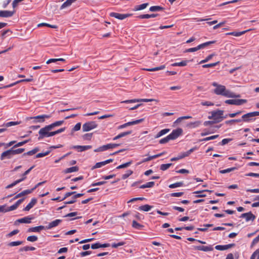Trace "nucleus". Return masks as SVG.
Here are the masks:
<instances>
[{"label":"nucleus","instance_id":"obj_1","mask_svg":"<svg viewBox=\"0 0 259 259\" xmlns=\"http://www.w3.org/2000/svg\"><path fill=\"white\" fill-rule=\"evenodd\" d=\"M224 111L217 110L211 112V116H208L209 119H213L215 123H218L222 121L224 118L227 117V115L223 116Z\"/></svg>","mask_w":259,"mask_h":259},{"label":"nucleus","instance_id":"obj_2","mask_svg":"<svg viewBox=\"0 0 259 259\" xmlns=\"http://www.w3.org/2000/svg\"><path fill=\"white\" fill-rule=\"evenodd\" d=\"M51 117V115L42 114L37 115L36 116L30 117L28 118V119L32 120V122L33 123H42L45 121L46 119L50 118Z\"/></svg>","mask_w":259,"mask_h":259},{"label":"nucleus","instance_id":"obj_3","mask_svg":"<svg viewBox=\"0 0 259 259\" xmlns=\"http://www.w3.org/2000/svg\"><path fill=\"white\" fill-rule=\"evenodd\" d=\"M51 128L48 125L45 126L44 127L41 128L38 132V140H41L45 138H48L49 131H51Z\"/></svg>","mask_w":259,"mask_h":259},{"label":"nucleus","instance_id":"obj_4","mask_svg":"<svg viewBox=\"0 0 259 259\" xmlns=\"http://www.w3.org/2000/svg\"><path fill=\"white\" fill-rule=\"evenodd\" d=\"M256 116H259L258 111H254L246 113L242 116V118L243 121L249 122L252 120H254L255 118L253 119V117Z\"/></svg>","mask_w":259,"mask_h":259},{"label":"nucleus","instance_id":"obj_5","mask_svg":"<svg viewBox=\"0 0 259 259\" xmlns=\"http://www.w3.org/2000/svg\"><path fill=\"white\" fill-rule=\"evenodd\" d=\"M98 126V124L96 123V121H91L85 122L82 125V131L83 132H88L93 129L96 128Z\"/></svg>","mask_w":259,"mask_h":259},{"label":"nucleus","instance_id":"obj_6","mask_svg":"<svg viewBox=\"0 0 259 259\" xmlns=\"http://www.w3.org/2000/svg\"><path fill=\"white\" fill-rule=\"evenodd\" d=\"M245 99H229L225 101V103L230 105H240L246 103Z\"/></svg>","mask_w":259,"mask_h":259},{"label":"nucleus","instance_id":"obj_7","mask_svg":"<svg viewBox=\"0 0 259 259\" xmlns=\"http://www.w3.org/2000/svg\"><path fill=\"white\" fill-rule=\"evenodd\" d=\"M132 15V14H119L115 12H112L110 14L111 17L116 18L119 20H123Z\"/></svg>","mask_w":259,"mask_h":259},{"label":"nucleus","instance_id":"obj_8","mask_svg":"<svg viewBox=\"0 0 259 259\" xmlns=\"http://www.w3.org/2000/svg\"><path fill=\"white\" fill-rule=\"evenodd\" d=\"M183 133V130L181 128H178L174 130L168 136L171 140H175L179 137Z\"/></svg>","mask_w":259,"mask_h":259},{"label":"nucleus","instance_id":"obj_9","mask_svg":"<svg viewBox=\"0 0 259 259\" xmlns=\"http://www.w3.org/2000/svg\"><path fill=\"white\" fill-rule=\"evenodd\" d=\"M155 101V100L153 99H132V100H125V101L121 102V103H136V102H152V101Z\"/></svg>","mask_w":259,"mask_h":259},{"label":"nucleus","instance_id":"obj_10","mask_svg":"<svg viewBox=\"0 0 259 259\" xmlns=\"http://www.w3.org/2000/svg\"><path fill=\"white\" fill-rule=\"evenodd\" d=\"M13 156L12 149L6 150L3 152L1 155V160H3L5 159H11Z\"/></svg>","mask_w":259,"mask_h":259},{"label":"nucleus","instance_id":"obj_11","mask_svg":"<svg viewBox=\"0 0 259 259\" xmlns=\"http://www.w3.org/2000/svg\"><path fill=\"white\" fill-rule=\"evenodd\" d=\"M193 248L195 250H201L205 252L212 251L213 249L212 246L211 245L208 246H194Z\"/></svg>","mask_w":259,"mask_h":259},{"label":"nucleus","instance_id":"obj_12","mask_svg":"<svg viewBox=\"0 0 259 259\" xmlns=\"http://www.w3.org/2000/svg\"><path fill=\"white\" fill-rule=\"evenodd\" d=\"M240 218H245L246 221L248 222L250 220L254 221L255 219V216L250 211L249 212L241 214Z\"/></svg>","mask_w":259,"mask_h":259},{"label":"nucleus","instance_id":"obj_13","mask_svg":"<svg viewBox=\"0 0 259 259\" xmlns=\"http://www.w3.org/2000/svg\"><path fill=\"white\" fill-rule=\"evenodd\" d=\"M62 220L60 219L55 220L48 224V226H46V230H50L54 227L58 226L61 223Z\"/></svg>","mask_w":259,"mask_h":259},{"label":"nucleus","instance_id":"obj_14","mask_svg":"<svg viewBox=\"0 0 259 259\" xmlns=\"http://www.w3.org/2000/svg\"><path fill=\"white\" fill-rule=\"evenodd\" d=\"M32 80H33V77H32V76H30L28 78L25 79H22V80L16 81V82H15L14 83H11V84H10L9 85H5V86L3 87L2 88L6 89V88L12 87L14 86L15 85H16V84L20 83V82H31Z\"/></svg>","mask_w":259,"mask_h":259},{"label":"nucleus","instance_id":"obj_15","mask_svg":"<svg viewBox=\"0 0 259 259\" xmlns=\"http://www.w3.org/2000/svg\"><path fill=\"white\" fill-rule=\"evenodd\" d=\"M70 149H77L78 152H82L92 148V146L86 145V146H73L70 148Z\"/></svg>","mask_w":259,"mask_h":259},{"label":"nucleus","instance_id":"obj_16","mask_svg":"<svg viewBox=\"0 0 259 259\" xmlns=\"http://www.w3.org/2000/svg\"><path fill=\"white\" fill-rule=\"evenodd\" d=\"M235 246V244L231 243L224 245H218L215 246V248L218 250H225L233 247Z\"/></svg>","mask_w":259,"mask_h":259},{"label":"nucleus","instance_id":"obj_17","mask_svg":"<svg viewBox=\"0 0 259 259\" xmlns=\"http://www.w3.org/2000/svg\"><path fill=\"white\" fill-rule=\"evenodd\" d=\"M113 159H109L106 160L104 161L97 162L93 167L92 169H95V168H98L101 167L107 164H108V163H109L110 162H112L113 161Z\"/></svg>","mask_w":259,"mask_h":259},{"label":"nucleus","instance_id":"obj_18","mask_svg":"<svg viewBox=\"0 0 259 259\" xmlns=\"http://www.w3.org/2000/svg\"><path fill=\"white\" fill-rule=\"evenodd\" d=\"M14 12L15 11H0V17L4 18L11 17L14 15Z\"/></svg>","mask_w":259,"mask_h":259},{"label":"nucleus","instance_id":"obj_19","mask_svg":"<svg viewBox=\"0 0 259 259\" xmlns=\"http://www.w3.org/2000/svg\"><path fill=\"white\" fill-rule=\"evenodd\" d=\"M226 87L224 85H219L214 89V93L217 95H222L225 91Z\"/></svg>","mask_w":259,"mask_h":259},{"label":"nucleus","instance_id":"obj_20","mask_svg":"<svg viewBox=\"0 0 259 259\" xmlns=\"http://www.w3.org/2000/svg\"><path fill=\"white\" fill-rule=\"evenodd\" d=\"M222 95L228 98H237L240 97L239 95H236L234 93L226 89Z\"/></svg>","mask_w":259,"mask_h":259},{"label":"nucleus","instance_id":"obj_21","mask_svg":"<svg viewBox=\"0 0 259 259\" xmlns=\"http://www.w3.org/2000/svg\"><path fill=\"white\" fill-rule=\"evenodd\" d=\"M37 202V199L35 198H32L31 201L27 205V206L24 208V211H29L31 208H32Z\"/></svg>","mask_w":259,"mask_h":259},{"label":"nucleus","instance_id":"obj_22","mask_svg":"<svg viewBox=\"0 0 259 259\" xmlns=\"http://www.w3.org/2000/svg\"><path fill=\"white\" fill-rule=\"evenodd\" d=\"M44 229H46V226L45 227L44 226H36V227H32V228H29L28 230V232H39L40 231L44 230Z\"/></svg>","mask_w":259,"mask_h":259},{"label":"nucleus","instance_id":"obj_23","mask_svg":"<svg viewBox=\"0 0 259 259\" xmlns=\"http://www.w3.org/2000/svg\"><path fill=\"white\" fill-rule=\"evenodd\" d=\"M32 218L29 216L25 217L23 218L18 219L16 221V222H18L19 223H26L29 224L31 223V220H32Z\"/></svg>","mask_w":259,"mask_h":259},{"label":"nucleus","instance_id":"obj_24","mask_svg":"<svg viewBox=\"0 0 259 259\" xmlns=\"http://www.w3.org/2000/svg\"><path fill=\"white\" fill-rule=\"evenodd\" d=\"M77 0H66L61 6L60 9L62 10L70 6L72 3L76 2Z\"/></svg>","mask_w":259,"mask_h":259},{"label":"nucleus","instance_id":"obj_25","mask_svg":"<svg viewBox=\"0 0 259 259\" xmlns=\"http://www.w3.org/2000/svg\"><path fill=\"white\" fill-rule=\"evenodd\" d=\"M158 16V14H142L139 15L138 17L140 19H149L150 18H155Z\"/></svg>","mask_w":259,"mask_h":259},{"label":"nucleus","instance_id":"obj_26","mask_svg":"<svg viewBox=\"0 0 259 259\" xmlns=\"http://www.w3.org/2000/svg\"><path fill=\"white\" fill-rule=\"evenodd\" d=\"M132 131H127V132L121 133L118 134L117 136H116L115 137H114L113 140H117L118 139H120L121 138L125 137V136H126L127 135H130V134H132Z\"/></svg>","mask_w":259,"mask_h":259},{"label":"nucleus","instance_id":"obj_27","mask_svg":"<svg viewBox=\"0 0 259 259\" xmlns=\"http://www.w3.org/2000/svg\"><path fill=\"white\" fill-rule=\"evenodd\" d=\"M149 5L148 3H144L140 5H137L134 7V11H137L144 10Z\"/></svg>","mask_w":259,"mask_h":259},{"label":"nucleus","instance_id":"obj_28","mask_svg":"<svg viewBox=\"0 0 259 259\" xmlns=\"http://www.w3.org/2000/svg\"><path fill=\"white\" fill-rule=\"evenodd\" d=\"M206 191L210 192H211V191H209L208 190H202V191H195L193 192V193L198 194V195L196 196V197H206V194H204V192H206Z\"/></svg>","mask_w":259,"mask_h":259},{"label":"nucleus","instance_id":"obj_29","mask_svg":"<svg viewBox=\"0 0 259 259\" xmlns=\"http://www.w3.org/2000/svg\"><path fill=\"white\" fill-rule=\"evenodd\" d=\"M65 130V127L61 128L56 131L50 132L49 131V137L54 136L57 134L61 133Z\"/></svg>","mask_w":259,"mask_h":259},{"label":"nucleus","instance_id":"obj_30","mask_svg":"<svg viewBox=\"0 0 259 259\" xmlns=\"http://www.w3.org/2000/svg\"><path fill=\"white\" fill-rule=\"evenodd\" d=\"M64 123V120H60L56 121L51 124L48 125L51 130H53L55 127L59 126Z\"/></svg>","mask_w":259,"mask_h":259},{"label":"nucleus","instance_id":"obj_31","mask_svg":"<svg viewBox=\"0 0 259 259\" xmlns=\"http://www.w3.org/2000/svg\"><path fill=\"white\" fill-rule=\"evenodd\" d=\"M78 170H79L78 167L75 166H73V167H71L66 168L64 170V172L65 174L71 173V172H73L77 171Z\"/></svg>","mask_w":259,"mask_h":259},{"label":"nucleus","instance_id":"obj_32","mask_svg":"<svg viewBox=\"0 0 259 259\" xmlns=\"http://www.w3.org/2000/svg\"><path fill=\"white\" fill-rule=\"evenodd\" d=\"M165 68V66L164 65H161L159 67L152 68H146L144 69V70L148 71H156L164 69Z\"/></svg>","mask_w":259,"mask_h":259},{"label":"nucleus","instance_id":"obj_33","mask_svg":"<svg viewBox=\"0 0 259 259\" xmlns=\"http://www.w3.org/2000/svg\"><path fill=\"white\" fill-rule=\"evenodd\" d=\"M188 60H184L180 62H176L172 64L171 65L172 66L175 67V66H185L187 65V63H188Z\"/></svg>","mask_w":259,"mask_h":259},{"label":"nucleus","instance_id":"obj_34","mask_svg":"<svg viewBox=\"0 0 259 259\" xmlns=\"http://www.w3.org/2000/svg\"><path fill=\"white\" fill-rule=\"evenodd\" d=\"M201 122L200 121H196L195 122H191L188 124L187 126L190 128H195L198 127Z\"/></svg>","mask_w":259,"mask_h":259},{"label":"nucleus","instance_id":"obj_35","mask_svg":"<svg viewBox=\"0 0 259 259\" xmlns=\"http://www.w3.org/2000/svg\"><path fill=\"white\" fill-rule=\"evenodd\" d=\"M170 130L168 128H165L161 130L155 137V138H158L162 136L167 134L169 132Z\"/></svg>","mask_w":259,"mask_h":259},{"label":"nucleus","instance_id":"obj_36","mask_svg":"<svg viewBox=\"0 0 259 259\" xmlns=\"http://www.w3.org/2000/svg\"><path fill=\"white\" fill-rule=\"evenodd\" d=\"M153 206L149 205L148 204H145L144 205H142L139 207V210H142L144 211H149Z\"/></svg>","mask_w":259,"mask_h":259},{"label":"nucleus","instance_id":"obj_37","mask_svg":"<svg viewBox=\"0 0 259 259\" xmlns=\"http://www.w3.org/2000/svg\"><path fill=\"white\" fill-rule=\"evenodd\" d=\"M164 10V8L162 7L159 6H152L150 8L149 10L151 12H158L162 11Z\"/></svg>","mask_w":259,"mask_h":259},{"label":"nucleus","instance_id":"obj_38","mask_svg":"<svg viewBox=\"0 0 259 259\" xmlns=\"http://www.w3.org/2000/svg\"><path fill=\"white\" fill-rule=\"evenodd\" d=\"M155 183L154 182H149L145 184L140 186L141 189H145L146 188H152L154 186Z\"/></svg>","mask_w":259,"mask_h":259},{"label":"nucleus","instance_id":"obj_39","mask_svg":"<svg viewBox=\"0 0 259 259\" xmlns=\"http://www.w3.org/2000/svg\"><path fill=\"white\" fill-rule=\"evenodd\" d=\"M215 42V41H207V42H205L204 43H203V44H201L199 46V48L200 49H203L205 47H206L211 44H213Z\"/></svg>","mask_w":259,"mask_h":259},{"label":"nucleus","instance_id":"obj_40","mask_svg":"<svg viewBox=\"0 0 259 259\" xmlns=\"http://www.w3.org/2000/svg\"><path fill=\"white\" fill-rule=\"evenodd\" d=\"M14 148H13V147L11 148L12 149V152L13 155L22 153L25 150L24 148H19L17 149H14Z\"/></svg>","mask_w":259,"mask_h":259},{"label":"nucleus","instance_id":"obj_41","mask_svg":"<svg viewBox=\"0 0 259 259\" xmlns=\"http://www.w3.org/2000/svg\"><path fill=\"white\" fill-rule=\"evenodd\" d=\"M20 123V122L10 121V122H7L6 123H4L3 124V126L8 127H10V126H14V125H18Z\"/></svg>","mask_w":259,"mask_h":259},{"label":"nucleus","instance_id":"obj_42","mask_svg":"<svg viewBox=\"0 0 259 259\" xmlns=\"http://www.w3.org/2000/svg\"><path fill=\"white\" fill-rule=\"evenodd\" d=\"M132 227L137 229H141L144 226L142 225H141L140 224L138 223L136 221H133L132 223Z\"/></svg>","mask_w":259,"mask_h":259},{"label":"nucleus","instance_id":"obj_43","mask_svg":"<svg viewBox=\"0 0 259 259\" xmlns=\"http://www.w3.org/2000/svg\"><path fill=\"white\" fill-rule=\"evenodd\" d=\"M236 169H237V168L236 167H233L229 168H227L226 169L221 170H220V172L221 174H226V173H228V172L233 171L236 170Z\"/></svg>","mask_w":259,"mask_h":259},{"label":"nucleus","instance_id":"obj_44","mask_svg":"<svg viewBox=\"0 0 259 259\" xmlns=\"http://www.w3.org/2000/svg\"><path fill=\"white\" fill-rule=\"evenodd\" d=\"M183 183L182 182H177V183L170 184L169 186V187L170 188L173 189V188L181 187L183 186Z\"/></svg>","mask_w":259,"mask_h":259},{"label":"nucleus","instance_id":"obj_45","mask_svg":"<svg viewBox=\"0 0 259 259\" xmlns=\"http://www.w3.org/2000/svg\"><path fill=\"white\" fill-rule=\"evenodd\" d=\"M219 137L218 135L212 136L210 137H206L205 138H203L202 139L200 140V142H204V141H207L209 140H214L216 138H217Z\"/></svg>","mask_w":259,"mask_h":259},{"label":"nucleus","instance_id":"obj_46","mask_svg":"<svg viewBox=\"0 0 259 259\" xmlns=\"http://www.w3.org/2000/svg\"><path fill=\"white\" fill-rule=\"evenodd\" d=\"M23 243L22 241H13L11 242L8 244V246H18L22 244Z\"/></svg>","mask_w":259,"mask_h":259},{"label":"nucleus","instance_id":"obj_47","mask_svg":"<svg viewBox=\"0 0 259 259\" xmlns=\"http://www.w3.org/2000/svg\"><path fill=\"white\" fill-rule=\"evenodd\" d=\"M21 182H22V180H17L14 181L12 184H11L8 185L7 186H6V189L11 188L14 187L15 185H16L17 184H19V183H20Z\"/></svg>","mask_w":259,"mask_h":259},{"label":"nucleus","instance_id":"obj_48","mask_svg":"<svg viewBox=\"0 0 259 259\" xmlns=\"http://www.w3.org/2000/svg\"><path fill=\"white\" fill-rule=\"evenodd\" d=\"M21 182H22V180H17L14 181L12 184H11L8 185L7 186H6V189L11 188L14 187L15 185H16L17 184H19V183H20Z\"/></svg>","mask_w":259,"mask_h":259},{"label":"nucleus","instance_id":"obj_49","mask_svg":"<svg viewBox=\"0 0 259 259\" xmlns=\"http://www.w3.org/2000/svg\"><path fill=\"white\" fill-rule=\"evenodd\" d=\"M21 182H22V180H17L14 181L12 184H11L8 185L7 186H6V189L11 188L14 187L15 185H16L17 184H19V183H20Z\"/></svg>","mask_w":259,"mask_h":259},{"label":"nucleus","instance_id":"obj_50","mask_svg":"<svg viewBox=\"0 0 259 259\" xmlns=\"http://www.w3.org/2000/svg\"><path fill=\"white\" fill-rule=\"evenodd\" d=\"M144 120V118H141L140 119L134 120L132 121H129V124L130 125H135L142 122Z\"/></svg>","mask_w":259,"mask_h":259},{"label":"nucleus","instance_id":"obj_51","mask_svg":"<svg viewBox=\"0 0 259 259\" xmlns=\"http://www.w3.org/2000/svg\"><path fill=\"white\" fill-rule=\"evenodd\" d=\"M50 152H51V151L48 150V151H46V152L38 153L36 155L35 158H40V157H44L45 156L49 155Z\"/></svg>","mask_w":259,"mask_h":259},{"label":"nucleus","instance_id":"obj_52","mask_svg":"<svg viewBox=\"0 0 259 259\" xmlns=\"http://www.w3.org/2000/svg\"><path fill=\"white\" fill-rule=\"evenodd\" d=\"M133 171L132 170H128L126 171V172L122 175V179L125 180L127 178L130 176H131L133 174Z\"/></svg>","mask_w":259,"mask_h":259},{"label":"nucleus","instance_id":"obj_53","mask_svg":"<svg viewBox=\"0 0 259 259\" xmlns=\"http://www.w3.org/2000/svg\"><path fill=\"white\" fill-rule=\"evenodd\" d=\"M219 64V62H217L213 63L204 64V65H202V67L204 68L213 67L215 66L216 65H217Z\"/></svg>","mask_w":259,"mask_h":259},{"label":"nucleus","instance_id":"obj_54","mask_svg":"<svg viewBox=\"0 0 259 259\" xmlns=\"http://www.w3.org/2000/svg\"><path fill=\"white\" fill-rule=\"evenodd\" d=\"M132 161H129V162H126L124 164H121L119 166H118L116 168L117 169H120V168H126L128 166H129L131 164H132Z\"/></svg>","mask_w":259,"mask_h":259},{"label":"nucleus","instance_id":"obj_55","mask_svg":"<svg viewBox=\"0 0 259 259\" xmlns=\"http://www.w3.org/2000/svg\"><path fill=\"white\" fill-rule=\"evenodd\" d=\"M171 140L170 138H169V136L168 135L167 136H166V137L163 138V139H161L160 141H159V143L161 144H165V143H167L168 142H169V141Z\"/></svg>","mask_w":259,"mask_h":259},{"label":"nucleus","instance_id":"obj_56","mask_svg":"<svg viewBox=\"0 0 259 259\" xmlns=\"http://www.w3.org/2000/svg\"><path fill=\"white\" fill-rule=\"evenodd\" d=\"M172 163L162 164L160 165V169L162 170H165L167 169L171 165Z\"/></svg>","mask_w":259,"mask_h":259},{"label":"nucleus","instance_id":"obj_57","mask_svg":"<svg viewBox=\"0 0 259 259\" xmlns=\"http://www.w3.org/2000/svg\"><path fill=\"white\" fill-rule=\"evenodd\" d=\"M17 208V207L14 204L10 207H7V208H6V207H5V211L4 212H8V211H12V210H15Z\"/></svg>","mask_w":259,"mask_h":259},{"label":"nucleus","instance_id":"obj_58","mask_svg":"<svg viewBox=\"0 0 259 259\" xmlns=\"http://www.w3.org/2000/svg\"><path fill=\"white\" fill-rule=\"evenodd\" d=\"M245 31H242V32H232L229 33L228 34H230V35H233V36H241V35L243 34L244 33H245Z\"/></svg>","mask_w":259,"mask_h":259},{"label":"nucleus","instance_id":"obj_59","mask_svg":"<svg viewBox=\"0 0 259 259\" xmlns=\"http://www.w3.org/2000/svg\"><path fill=\"white\" fill-rule=\"evenodd\" d=\"M37 239H38L37 237L36 236H34V235L28 236L27 238V240L28 241H30V242H35V241H37Z\"/></svg>","mask_w":259,"mask_h":259},{"label":"nucleus","instance_id":"obj_60","mask_svg":"<svg viewBox=\"0 0 259 259\" xmlns=\"http://www.w3.org/2000/svg\"><path fill=\"white\" fill-rule=\"evenodd\" d=\"M81 128V123H76L72 130V132H76L79 131Z\"/></svg>","mask_w":259,"mask_h":259},{"label":"nucleus","instance_id":"obj_61","mask_svg":"<svg viewBox=\"0 0 259 259\" xmlns=\"http://www.w3.org/2000/svg\"><path fill=\"white\" fill-rule=\"evenodd\" d=\"M184 194V192H175L172 193L170 194V196L171 197H179L182 196Z\"/></svg>","mask_w":259,"mask_h":259},{"label":"nucleus","instance_id":"obj_62","mask_svg":"<svg viewBox=\"0 0 259 259\" xmlns=\"http://www.w3.org/2000/svg\"><path fill=\"white\" fill-rule=\"evenodd\" d=\"M200 50V49L199 48V46H198L197 47H195V48H189V49H187L186 51H185V52H196L198 50Z\"/></svg>","mask_w":259,"mask_h":259},{"label":"nucleus","instance_id":"obj_63","mask_svg":"<svg viewBox=\"0 0 259 259\" xmlns=\"http://www.w3.org/2000/svg\"><path fill=\"white\" fill-rule=\"evenodd\" d=\"M195 150L194 148L190 149L189 150H188L187 152H184L182 153L184 157H187L189 156L192 152H193Z\"/></svg>","mask_w":259,"mask_h":259},{"label":"nucleus","instance_id":"obj_64","mask_svg":"<svg viewBox=\"0 0 259 259\" xmlns=\"http://www.w3.org/2000/svg\"><path fill=\"white\" fill-rule=\"evenodd\" d=\"M124 244H125V242H123V241L117 243H114L112 244L111 246L113 248H117L119 246H122V245H124Z\"/></svg>","mask_w":259,"mask_h":259}]
</instances>
